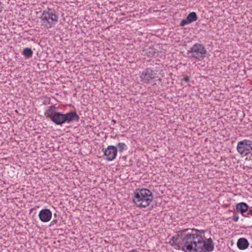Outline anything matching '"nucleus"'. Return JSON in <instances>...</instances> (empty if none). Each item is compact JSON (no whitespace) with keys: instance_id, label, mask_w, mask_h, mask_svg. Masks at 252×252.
<instances>
[{"instance_id":"nucleus-17","label":"nucleus","mask_w":252,"mask_h":252,"mask_svg":"<svg viewBox=\"0 0 252 252\" xmlns=\"http://www.w3.org/2000/svg\"><path fill=\"white\" fill-rule=\"evenodd\" d=\"M149 53L150 54V55H148V56H151V55L152 56H154L155 55V54L156 53V52L155 51H153L152 52V53H151L150 52H149Z\"/></svg>"},{"instance_id":"nucleus-4","label":"nucleus","mask_w":252,"mask_h":252,"mask_svg":"<svg viewBox=\"0 0 252 252\" xmlns=\"http://www.w3.org/2000/svg\"><path fill=\"white\" fill-rule=\"evenodd\" d=\"M39 18L41 20V25L46 29H49L58 22L59 16L56 14L54 9L47 8L43 11Z\"/></svg>"},{"instance_id":"nucleus-7","label":"nucleus","mask_w":252,"mask_h":252,"mask_svg":"<svg viewBox=\"0 0 252 252\" xmlns=\"http://www.w3.org/2000/svg\"><path fill=\"white\" fill-rule=\"evenodd\" d=\"M157 77V73L151 68H147L141 73L140 78L141 81L148 83L150 81Z\"/></svg>"},{"instance_id":"nucleus-8","label":"nucleus","mask_w":252,"mask_h":252,"mask_svg":"<svg viewBox=\"0 0 252 252\" xmlns=\"http://www.w3.org/2000/svg\"><path fill=\"white\" fill-rule=\"evenodd\" d=\"M117 152L118 149L116 146H108L104 151V158L107 161H112L116 158Z\"/></svg>"},{"instance_id":"nucleus-20","label":"nucleus","mask_w":252,"mask_h":252,"mask_svg":"<svg viewBox=\"0 0 252 252\" xmlns=\"http://www.w3.org/2000/svg\"><path fill=\"white\" fill-rule=\"evenodd\" d=\"M249 215H248V213L247 214V215H245V214H244V215H243L244 217H249Z\"/></svg>"},{"instance_id":"nucleus-5","label":"nucleus","mask_w":252,"mask_h":252,"mask_svg":"<svg viewBox=\"0 0 252 252\" xmlns=\"http://www.w3.org/2000/svg\"><path fill=\"white\" fill-rule=\"evenodd\" d=\"M188 53H191L193 58L198 61H202L205 57L207 51L202 44L195 43L188 51Z\"/></svg>"},{"instance_id":"nucleus-13","label":"nucleus","mask_w":252,"mask_h":252,"mask_svg":"<svg viewBox=\"0 0 252 252\" xmlns=\"http://www.w3.org/2000/svg\"><path fill=\"white\" fill-rule=\"evenodd\" d=\"M23 55L27 58L29 59L32 57L33 51L31 48L26 47L23 49Z\"/></svg>"},{"instance_id":"nucleus-18","label":"nucleus","mask_w":252,"mask_h":252,"mask_svg":"<svg viewBox=\"0 0 252 252\" xmlns=\"http://www.w3.org/2000/svg\"><path fill=\"white\" fill-rule=\"evenodd\" d=\"M248 215H251L252 216V209H250L249 210V212L248 213Z\"/></svg>"},{"instance_id":"nucleus-16","label":"nucleus","mask_w":252,"mask_h":252,"mask_svg":"<svg viewBox=\"0 0 252 252\" xmlns=\"http://www.w3.org/2000/svg\"><path fill=\"white\" fill-rule=\"evenodd\" d=\"M189 77L187 76H185L183 79V80L186 83H188L189 82Z\"/></svg>"},{"instance_id":"nucleus-1","label":"nucleus","mask_w":252,"mask_h":252,"mask_svg":"<svg viewBox=\"0 0 252 252\" xmlns=\"http://www.w3.org/2000/svg\"><path fill=\"white\" fill-rule=\"evenodd\" d=\"M183 236L178 242L177 247L185 252H212L214 250V243L210 238L204 239L202 233L205 231L187 228L180 231Z\"/></svg>"},{"instance_id":"nucleus-3","label":"nucleus","mask_w":252,"mask_h":252,"mask_svg":"<svg viewBox=\"0 0 252 252\" xmlns=\"http://www.w3.org/2000/svg\"><path fill=\"white\" fill-rule=\"evenodd\" d=\"M133 201L139 208H146L150 205L153 200L152 191L147 189H138L133 193Z\"/></svg>"},{"instance_id":"nucleus-10","label":"nucleus","mask_w":252,"mask_h":252,"mask_svg":"<svg viewBox=\"0 0 252 252\" xmlns=\"http://www.w3.org/2000/svg\"><path fill=\"white\" fill-rule=\"evenodd\" d=\"M197 20V16L195 12H191L189 14L186 19L181 21L180 26L184 27L186 25L190 24Z\"/></svg>"},{"instance_id":"nucleus-14","label":"nucleus","mask_w":252,"mask_h":252,"mask_svg":"<svg viewBox=\"0 0 252 252\" xmlns=\"http://www.w3.org/2000/svg\"><path fill=\"white\" fill-rule=\"evenodd\" d=\"M117 147L118 148V151L120 152H122L123 151L126 149V145L124 143H119L117 144Z\"/></svg>"},{"instance_id":"nucleus-15","label":"nucleus","mask_w":252,"mask_h":252,"mask_svg":"<svg viewBox=\"0 0 252 252\" xmlns=\"http://www.w3.org/2000/svg\"><path fill=\"white\" fill-rule=\"evenodd\" d=\"M232 220L235 221L237 222L239 220V216L234 213L232 216Z\"/></svg>"},{"instance_id":"nucleus-19","label":"nucleus","mask_w":252,"mask_h":252,"mask_svg":"<svg viewBox=\"0 0 252 252\" xmlns=\"http://www.w3.org/2000/svg\"><path fill=\"white\" fill-rule=\"evenodd\" d=\"M140 252L137 251V250H132L130 251H129V252Z\"/></svg>"},{"instance_id":"nucleus-12","label":"nucleus","mask_w":252,"mask_h":252,"mask_svg":"<svg viewBox=\"0 0 252 252\" xmlns=\"http://www.w3.org/2000/svg\"><path fill=\"white\" fill-rule=\"evenodd\" d=\"M237 246L239 249L244 250L249 246V243L248 240L245 238H241L238 240Z\"/></svg>"},{"instance_id":"nucleus-21","label":"nucleus","mask_w":252,"mask_h":252,"mask_svg":"<svg viewBox=\"0 0 252 252\" xmlns=\"http://www.w3.org/2000/svg\"><path fill=\"white\" fill-rule=\"evenodd\" d=\"M57 221H58V220H53L52 222H54V223H57Z\"/></svg>"},{"instance_id":"nucleus-11","label":"nucleus","mask_w":252,"mask_h":252,"mask_svg":"<svg viewBox=\"0 0 252 252\" xmlns=\"http://www.w3.org/2000/svg\"><path fill=\"white\" fill-rule=\"evenodd\" d=\"M249 206L245 202H240L238 203L236 206V210L238 212H240L242 215L249 211Z\"/></svg>"},{"instance_id":"nucleus-9","label":"nucleus","mask_w":252,"mask_h":252,"mask_svg":"<svg viewBox=\"0 0 252 252\" xmlns=\"http://www.w3.org/2000/svg\"><path fill=\"white\" fill-rule=\"evenodd\" d=\"M52 216V213L50 209L45 208L39 211L38 217L41 221L47 222L49 221Z\"/></svg>"},{"instance_id":"nucleus-2","label":"nucleus","mask_w":252,"mask_h":252,"mask_svg":"<svg viewBox=\"0 0 252 252\" xmlns=\"http://www.w3.org/2000/svg\"><path fill=\"white\" fill-rule=\"evenodd\" d=\"M45 114L56 125L69 124L72 122H78L79 116L75 111H71L65 114L58 111V108L54 105L48 107Z\"/></svg>"},{"instance_id":"nucleus-6","label":"nucleus","mask_w":252,"mask_h":252,"mask_svg":"<svg viewBox=\"0 0 252 252\" xmlns=\"http://www.w3.org/2000/svg\"><path fill=\"white\" fill-rule=\"evenodd\" d=\"M237 152L242 156H248L252 152V140L244 139L238 142Z\"/></svg>"}]
</instances>
